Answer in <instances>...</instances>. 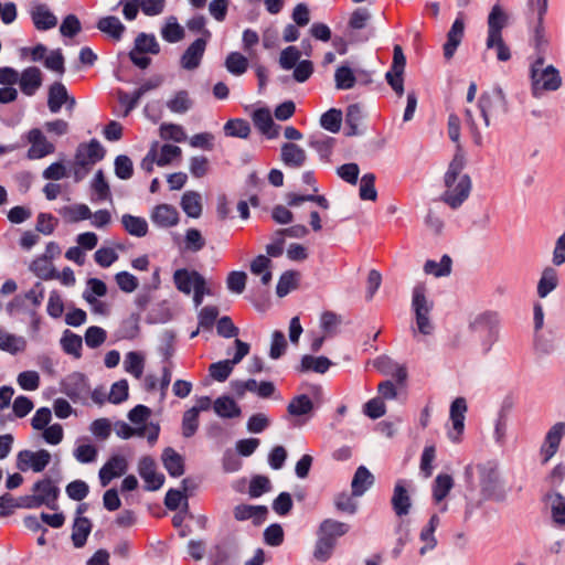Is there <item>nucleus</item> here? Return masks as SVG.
Listing matches in <instances>:
<instances>
[{
    "label": "nucleus",
    "mask_w": 565,
    "mask_h": 565,
    "mask_svg": "<svg viewBox=\"0 0 565 565\" xmlns=\"http://www.w3.org/2000/svg\"><path fill=\"white\" fill-rule=\"evenodd\" d=\"M536 55L530 57L529 78L531 95L541 98L545 93L556 92L562 86L559 71L552 64L545 63L544 43L537 40Z\"/></svg>",
    "instance_id": "obj_1"
},
{
    "label": "nucleus",
    "mask_w": 565,
    "mask_h": 565,
    "mask_svg": "<svg viewBox=\"0 0 565 565\" xmlns=\"http://www.w3.org/2000/svg\"><path fill=\"white\" fill-rule=\"evenodd\" d=\"M466 161L462 153L457 152L450 161L444 177L445 192L440 200L452 210L460 207L469 198L472 183L468 174L462 173Z\"/></svg>",
    "instance_id": "obj_2"
},
{
    "label": "nucleus",
    "mask_w": 565,
    "mask_h": 565,
    "mask_svg": "<svg viewBox=\"0 0 565 565\" xmlns=\"http://www.w3.org/2000/svg\"><path fill=\"white\" fill-rule=\"evenodd\" d=\"M480 491L483 500L504 502L508 498V491L500 482L499 472L494 465H478Z\"/></svg>",
    "instance_id": "obj_3"
},
{
    "label": "nucleus",
    "mask_w": 565,
    "mask_h": 565,
    "mask_svg": "<svg viewBox=\"0 0 565 565\" xmlns=\"http://www.w3.org/2000/svg\"><path fill=\"white\" fill-rule=\"evenodd\" d=\"M478 106L486 127L490 126V117L505 115L509 111L507 96L500 86H494L490 92L482 93Z\"/></svg>",
    "instance_id": "obj_4"
},
{
    "label": "nucleus",
    "mask_w": 565,
    "mask_h": 565,
    "mask_svg": "<svg viewBox=\"0 0 565 565\" xmlns=\"http://www.w3.org/2000/svg\"><path fill=\"white\" fill-rule=\"evenodd\" d=\"M433 301H429L425 295V287L417 285L413 289L412 308L415 313L417 329L422 334L428 335L433 333L434 326L429 319L433 310Z\"/></svg>",
    "instance_id": "obj_5"
},
{
    "label": "nucleus",
    "mask_w": 565,
    "mask_h": 565,
    "mask_svg": "<svg viewBox=\"0 0 565 565\" xmlns=\"http://www.w3.org/2000/svg\"><path fill=\"white\" fill-rule=\"evenodd\" d=\"M499 317L497 312H484L478 316L471 323V328L482 332V353L488 354L499 339Z\"/></svg>",
    "instance_id": "obj_6"
},
{
    "label": "nucleus",
    "mask_w": 565,
    "mask_h": 565,
    "mask_svg": "<svg viewBox=\"0 0 565 565\" xmlns=\"http://www.w3.org/2000/svg\"><path fill=\"white\" fill-rule=\"evenodd\" d=\"M51 461V454L46 449L31 451L28 449L19 451L17 456V468L21 471L32 469L34 472L43 471Z\"/></svg>",
    "instance_id": "obj_7"
},
{
    "label": "nucleus",
    "mask_w": 565,
    "mask_h": 565,
    "mask_svg": "<svg viewBox=\"0 0 565 565\" xmlns=\"http://www.w3.org/2000/svg\"><path fill=\"white\" fill-rule=\"evenodd\" d=\"M105 154L106 150L102 143L97 139H92L89 142L78 145L75 153L76 164L92 168L103 160Z\"/></svg>",
    "instance_id": "obj_8"
},
{
    "label": "nucleus",
    "mask_w": 565,
    "mask_h": 565,
    "mask_svg": "<svg viewBox=\"0 0 565 565\" xmlns=\"http://www.w3.org/2000/svg\"><path fill=\"white\" fill-rule=\"evenodd\" d=\"M87 377L79 372L67 375L61 384V391L73 402L83 399L88 393Z\"/></svg>",
    "instance_id": "obj_9"
},
{
    "label": "nucleus",
    "mask_w": 565,
    "mask_h": 565,
    "mask_svg": "<svg viewBox=\"0 0 565 565\" xmlns=\"http://www.w3.org/2000/svg\"><path fill=\"white\" fill-rule=\"evenodd\" d=\"M138 472L149 491H156L164 483V476L157 472L156 461L150 456H145L139 460Z\"/></svg>",
    "instance_id": "obj_10"
},
{
    "label": "nucleus",
    "mask_w": 565,
    "mask_h": 565,
    "mask_svg": "<svg viewBox=\"0 0 565 565\" xmlns=\"http://www.w3.org/2000/svg\"><path fill=\"white\" fill-rule=\"evenodd\" d=\"M128 469V461L121 455H113L99 469L98 477L102 487H106L114 478L121 477Z\"/></svg>",
    "instance_id": "obj_11"
},
{
    "label": "nucleus",
    "mask_w": 565,
    "mask_h": 565,
    "mask_svg": "<svg viewBox=\"0 0 565 565\" xmlns=\"http://www.w3.org/2000/svg\"><path fill=\"white\" fill-rule=\"evenodd\" d=\"M28 141L31 143L28 150L30 159H41L53 153L55 150L54 145L47 141L43 132L38 128H33L28 132Z\"/></svg>",
    "instance_id": "obj_12"
},
{
    "label": "nucleus",
    "mask_w": 565,
    "mask_h": 565,
    "mask_svg": "<svg viewBox=\"0 0 565 565\" xmlns=\"http://www.w3.org/2000/svg\"><path fill=\"white\" fill-rule=\"evenodd\" d=\"M150 220L158 227L169 228L179 223L180 214L173 205L162 203L152 209Z\"/></svg>",
    "instance_id": "obj_13"
},
{
    "label": "nucleus",
    "mask_w": 565,
    "mask_h": 565,
    "mask_svg": "<svg viewBox=\"0 0 565 565\" xmlns=\"http://www.w3.org/2000/svg\"><path fill=\"white\" fill-rule=\"evenodd\" d=\"M206 39H196L194 40L183 52L180 58V65L182 68L186 71H193L198 68L203 58L204 52L206 50Z\"/></svg>",
    "instance_id": "obj_14"
},
{
    "label": "nucleus",
    "mask_w": 565,
    "mask_h": 565,
    "mask_svg": "<svg viewBox=\"0 0 565 565\" xmlns=\"http://www.w3.org/2000/svg\"><path fill=\"white\" fill-rule=\"evenodd\" d=\"M33 492H35L40 499L44 500L42 502L51 510L57 509V499L60 495V488L56 484V481L46 477L42 480L36 481L32 488Z\"/></svg>",
    "instance_id": "obj_15"
},
{
    "label": "nucleus",
    "mask_w": 565,
    "mask_h": 565,
    "mask_svg": "<svg viewBox=\"0 0 565 565\" xmlns=\"http://www.w3.org/2000/svg\"><path fill=\"white\" fill-rule=\"evenodd\" d=\"M268 514L266 505L237 504L233 509V515L237 521L252 520L253 524L258 526L263 524Z\"/></svg>",
    "instance_id": "obj_16"
},
{
    "label": "nucleus",
    "mask_w": 565,
    "mask_h": 565,
    "mask_svg": "<svg viewBox=\"0 0 565 565\" xmlns=\"http://www.w3.org/2000/svg\"><path fill=\"white\" fill-rule=\"evenodd\" d=\"M542 500L550 508L553 523L559 527L565 526V497L556 490H550Z\"/></svg>",
    "instance_id": "obj_17"
},
{
    "label": "nucleus",
    "mask_w": 565,
    "mask_h": 565,
    "mask_svg": "<svg viewBox=\"0 0 565 565\" xmlns=\"http://www.w3.org/2000/svg\"><path fill=\"white\" fill-rule=\"evenodd\" d=\"M465 34V20L463 14L459 13L454 21L450 30L447 33V41L444 44V56L446 60H450L458 46L460 45Z\"/></svg>",
    "instance_id": "obj_18"
},
{
    "label": "nucleus",
    "mask_w": 565,
    "mask_h": 565,
    "mask_svg": "<svg viewBox=\"0 0 565 565\" xmlns=\"http://www.w3.org/2000/svg\"><path fill=\"white\" fill-rule=\"evenodd\" d=\"M21 92L26 96H33L42 85V72L36 66H30L19 74L18 79Z\"/></svg>",
    "instance_id": "obj_19"
},
{
    "label": "nucleus",
    "mask_w": 565,
    "mask_h": 565,
    "mask_svg": "<svg viewBox=\"0 0 565 565\" xmlns=\"http://www.w3.org/2000/svg\"><path fill=\"white\" fill-rule=\"evenodd\" d=\"M392 508L397 516H404L408 514L412 501L406 489V480L399 479L395 483L393 497L391 500Z\"/></svg>",
    "instance_id": "obj_20"
},
{
    "label": "nucleus",
    "mask_w": 565,
    "mask_h": 565,
    "mask_svg": "<svg viewBox=\"0 0 565 565\" xmlns=\"http://www.w3.org/2000/svg\"><path fill=\"white\" fill-rule=\"evenodd\" d=\"M373 365L384 375H392L396 379L398 384H404L407 379L406 367L399 365L387 355H381L376 358Z\"/></svg>",
    "instance_id": "obj_21"
},
{
    "label": "nucleus",
    "mask_w": 565,
    "mask_h": 565,
    "mask_svg": "<svg viewBox=\"0 0 565 565\" xmlns=\"http://www.w3.org/2000/svg\"><path fill=\"white\" fill-rule=\"evenodd\" d=\"M280 160L286 167L299 169L305 164L307 153L298 145L285 142L280 148Z\"/></svg>",
    "instance_id": "obj_22"
},
{
    "label": "nucleus",
    "mask_w": 565,
    "mask_h": 565,
    "mask_svg": "<svg viewBox=\"0 0 565 565\" xmlns=\"http://www.w3.org/2000/svg\"><path fill=\"white\" fill-rule=\"evenodd\" d=\"M31 19L36 30L46 31L53 29L57 24V18L47 8L46 4H36L31 10Z\"/></svg>",
    "instance_id": "obj_23"
},
{
    "label": "nucleus",
    "mask_w": 565,
    "mask_h": 565,
    "mask_svg": "<svg viewBox=\"0 0 565 565\" xmlns=\"http://www.w3.org/2000/svg\"><path fill=\"white\" fill-rule=\"evenodd\" d=\"M349 531L350 525L348 523L334 519H326L320 523L317 535H323L337 544V540L345 535Z\"/></svg>",
    "instance_id": "obj_24"
},
{
    "label": "nucleus",
    "mask_w": 565,
    "mask_h": 565,
    "mask_svg": "<svg viewBox=\"0 0 565 565\" xmlns=\"http://www.w3.org/2000/svg\"><path fill=\"white\" fill-rule=\"evenodd\" d=\"M161 459L171 477L178 478L184 473V459L173 448L167 447L162 452Z\"/></svg>",
    "instance_id": "obj_25"
},
{
    "label": "nucleus",
    "mask_w": 565,
    "mask_h": 565,
    "mask_svg": "<svg viewBox=\"0 0 565 565\" xmlns=\"http://www.w3.org/2000/svg\"><path fill=\"white\" fill-rule=\"evenodd\" d=\"M96 26L100 32L105 33L115 41H120L126 31V26L115 15L100 18Z\"/></svg>",
    "instance_id": "obj_26"
},
{
    "label": "nucleus",
    "mask_w": 565,
    "mask_h": 565,
    "mask_svg": "<svg viewBox=\"0 0 565 565\" xmlns=\"http://www.w3.org/2000/svg\"><path fill=\"white\" fill-rule=\"evenodd\" d=\"M374 477L364 466H360L353 476L351 482L352 495L361 497L373 484Z\"/></svg>",
    "instance_id": "obj_27"
},
{
    "label": "nucleus",
    "mask_w": 565,
    "mask_h": 565,
    "mask_svg": "<svg viewBox=\"0 0 565 565\" xmlns=\"http://www.w3.org/2000/svg\"><path fill=\"white\" fill-rule=\"evenodd\" d=\"M92 521L88 518H75L72 529V542L76 548L86 544L87 537L92 532Z\"/></svg>",
    "instance_id": "obj_28"
},
{
    "label": "nucleus",
    "mask_w": 565,
    "mask_h": 565,
    "mask_svg": "<svg viewBox=\"0 0 565 565\" xmlns=\"http://www.w3.org/2000/svg\"><path fill=\"white\" fill-rule=\"evenodd\" d=\"M67 89L61 82H55L49 87L47 107L52 114L61 110V107L67 100Z\"/></svg>",
    "instance_id": "obj_29"
},
{
    "label": "nucleus",
    "mask_w": 565,
    "mask_h": 565,
    "mask_svg": "<svg viewBox=\"0 0 565 565\" xmlns=\"http://www.w3.org/2000/svg\"><path fill=\"white\" fill-rule=\"evenodd\" d=\"M313 408V402L307 394L295 396L287 405L288 414L294 417L310 416Z\"/></svg>",
    "instance_id": "obj_30"
},
{
    "label": "nucleus",
    "mask_w": 565,
    "mask_h": 565,
    "mask_svg": "<svg viewBox=\"0 0 565 565\" xmlns=\"http://www.w3.org/2000/svg\"><path fill=\"white\" fill-rule=\"evenodd\" d=\"M213 409L222 418H235L242 413L241 407L230 396H220L213 403Z\"/></svg>",
    "instance_id": "obj_31"
},
{
    "label": "nucleus",
    "mask_w": 565,
    "mask_h": 565,
    "mask_svg": "<svg viewBox=\"0 0 565 565\" xmlns=\"http://www.w3.org/2000/svg\"><path fill=\"white\" fill-rule=\"evenodd\" d=\"M180 205L189 217L198 218L202 214V198L195 191L184 192Z\"/></svg>",
    "instance_id": "obj_32"
},
{
    "label": "nucleus",
    "mask_w": 565,
    "mask_h": 565,
    "mask_svg": "<svg viewBox=\"0 0 565 565\" xmlns=\"http://www.w3.org/2000/svg\"><path fill=\"white\" fill-rule=\"evenodd\" d=\"M505 20L507 17L500 6H493L488 17V38H490V43L494 39L498 40V36H502L501 31L504 28Z\"/></svg>",
    "instance_id": "obj_33"
},
{
    "label": "nucleus",
    "mask_w": 565,
    "mask_h": 565,
    "mask_svg": "<svg viewBox=\"0 0 565 565\" xmlns=\"http://www.w3.org/2000/svg\"><path fill=\"white\" fill-rule=\"evenodd\" d=\"M196 275L200 273L192 270L189 271L185 268L178 269L173 274V280L179 291L190 295L196 285Z\"/></svg>",
    "instance_id": "obj_34"
},
{
    "label": "nucleus",
    "mask_w": 565,
    "mask_h": 565,
    "mask_svg": "<svg viewBox=\"0 0 565 565\" xmlns=\"http://www.w3.org/2000/svg\"><path fill=\"white\" fill-rule=\"evenodd\" d=\"M271 260L268 256L258 255L250 263V273L255 276H260L263 286H268L271 281L273 274L270 271Z\"/></svg>",
    "instance_id": "obj_35"
},
{
    "label": "nucleus",
    "mask_w": 565,
    "mask_h": 565,
    "mask_svg": "<svg viewBox=\"0 0 565 565\" xmlns=\"http://www.w3.org/2000/svg\"><path fill=\"white\" fill-rule=\"evenodd\" d=\"M332 365V362L326 356H312L306 354L301 358L299 371L300 372H309L313 371L319 374L326 373L329 367Z\"/></svg>",
    "instance_id": "obj_36"
},
{
    "label": "nucleus",
    "mask_w": 565,
    "mask_h": 565,
    "mask_svg": "<svg viewBox=\"0 0 565 565\" xmlns=\"http://www.w3.org/2000/svg\"><path fill=\"white\" fill-rule=\"evenodd\" d=\"M335 139L326 135L310 136L308 145L315 149L322 160H329Z\"/></svg>",
    "instance_id": "obj_37"
},
{
    "label": "nucleus",
    "mask_w": 565,
    "mask_h": 565,
    "mask_svg": "<svg viewBox=\"0 0 565 565\" xmlns=\"http://www.w3.org/2000/svg\"><path fill=\"white\" fill-rule=\"evenodd\" d=\"M440 523V519L437 514H433L429 519L428 524L420 532V540L425 545L420 548L419 553L424 555L427 551H431L437 545V540L434 535L436 529Z\"/></svg>",
    "instance_id": "obj_38"
},
{
    "label": "nucleus",
    "mask_w": 565,
    "mask_h": 565,
    "mask_svg": "<svg viewBox=\"0 0 565 565\" xmlns=\"http://www.w3.org/2000/svg\"><path fill=\"white\" fill-rule=\"evenodd\" d=\"M249 62L241 52H231L227 54L224 66L227 72L234 76H242L246 73Z\"/></svg>",
    "instance_id": "obj_39"
},
{
    "label": "nucleus",
    "mask_w": 565,
    "mask_h": 565,
    "mask_svg": "<svg viewBox=\"0 0 565 565\" xmlns=\"http://www.w3.org/2000/svg\"><path fill=\"white\" fill-rule=\"evenodd\" d=\"M121 223L124 228L132 236L143 237L148 233V223L143 217L124 214Z\"/></svg>",
    "instance_id": "obj_40"
},
{
    "label": "nucleus",
    "mask_w": 565,
    "mask_h": 565,
    "mask_svg": "<svg viewBox=\"0 0 565 565\" xmlns=\"http://www.w3.org/2000/svg\"><path fill=\"white\" fill-rule=\"evenodd\" d=\"M60 343L66 354L74 355L76 359L81 358V350L83 347V339L81 335L66 329L62 334Z\"/></svg>",
    "instance_id": "obj_41"
},
{
    "label": "nucleus",
    "mask_w": 565,
    "mask_h": 565,
    "mask_svg": "<svg viewBox=\"0 0 565 565\" xmlns=\"http://www.w3.org/2000/svg\"><path fill=\"white\" fill-rule=\"evenodd\" d=\"M25 349V340L0 328V350L15 354Z\"/></svg>",
    "instance_id": "obj_42"
},
{
    "label": "nucleus",
    "mask_w": 565,
    "mask_h": 565,
    "mask_svg": "<svg viewBox=\"0 0 565 565\" xmlns=\"http://www.w3.org/2000/svg\"><path fill=\"white\" fill-rule=\"evenodd\" d=\"M557 273L552 267H546L537 284V295L541 298H545L550 292H552L557 287Z\"/></svg>",
    "instance_id": "obj_43"
},
{
    "label": "nucleus",
    "mask_w": 565,
    "mask_h": 565,
    "mask_svg": "<svg viewBox=\"0 0 565 565\" xmlns=\"http://www.w3.org/2000/svg\"><path fill=\"white\" fill-rule=\"evenodd\" d=\"M190 480L188 478L183 479L181 482L182 491L177 489H170L166 493L164 504L168 510L175 511L180 508L181 501L184 500L185 505H188L186 495L184 494L189 490Z\"/></svg>",
    "instance_id": "obj_44"
},
{
    "label": "nucleus",
    "mask_w": 565,
    "mask_h": 565,
    "mask_svg": "<svg viewBox=\"0 0 565 565\" xmlns=\"http://www.w3.org/2000/svg\"><path fill=\"white\" fill-rule=\"evenodd\" d=\"M30 270L34 273L35 276L43 280H51L57 278L58 276V273L52 266L51 262L41 256L31 263Z\"/></svg>",
    "instance_id": "obj_45"
},
{
    "label": "nucleus",
    "mask_w": 565,
    "mask_h": 565,
    "mask_svg": "<svg viewBox=\"0 0 565 565\" xmlns=\"http://www.w3.org/2000/svg\"><path fill=\"white\" fill-rule=\"evenodd\" d=\"M334 83L337 89L347 90L354 87L356 77L350 66L341 65L334 72Z\"/></svg>",
    "instance_id": "obj_46"
},
{
    "label": "nucleus",
    "mask_w": 565,
    "mask_h": 565,
    "mask_svg": "<svg viewBox=\"0 0 565 565\" xmlns=\"http://www.w3.org/2000/svg\"><path fill=\"white\" fill-rule=\"evenodd\" d=\"M161 36L169 43L180 42L184 38V30L178 23L175 17H169L166 24L161 29Z\"/></svg>",
    "instance_id": "obj_47"
},
{
    "label": "nucleus",
    "mask_w": 565,
    "mask_h": 565,
    "mask_svg": "<svg viewBox=\"0 0 565 565\" xmlns=\"http://www.w3.org/2000/svg\"><path fill=\"white\" fill-rule=\"evenodd\" d=\"M454 487V479L449 475H438L433 484V498L435 502H441Z\"/></svg>",
    "instance_id": "obj_48"
},
{
    "label": "nucleus",
    "mask_w": 565,
    "mask_h": 565,
    "mask_svg": "<svg viewBox=\"0 0 565 565\" xmlns=\"http://www.w3.org/2000/svg\"><path fill=\"white\" fill-rule=\"evenodd\" d=\"M452 260L448 255H444L440 262L428 259L424 265V271L435 277H445L451 273Z\"/></svg>",
    "instance_id": "obj_49"
},
{
    "label": "nucleus",
    "mask_w": 565,
    "mask_h": 565,
    "mask_svg": "<svg viewBox=\"0 0 565 565\" xmlns=\"http://www.w3.org/2000/svg\"><path fill=\"white\" fill-rule=\"evenodd\" d=\"M134 49L139 53L158 54L160 52V45L153 34L139 33L135 39Z\"/></svg>",
    "instance_id": "obj_50"
},
{
    "label": "nucleus",
    "mask_w": 565,
    "mask_h": 565,
    "mask_svg": "<svg viewBox=\"0 0 565 565\" xmlns=\"http://www.w3.org/2000/svg\"><path fill=\"white\" fill-rule=\"evenodd\" d=\"M193 106L192 99L186 90H179L167 102V107L175 114H185Z\"/></svg>",
    "instance_id": "obj_51"
},
{
    "label": "nucleus",
    "mask_w": 565,
    "mask_h": 565,
    "mask_svg": "<svg viewBox=\"0 0 565 565\" xmlns=\"http://www.w3.org/2000/svg\"><path fill=\"white\" fill-rule=\"evenodd\" d=\"M124 369L136 379H140L145 369L143 356L139 352H128L125 356Z\"/></svg>",
    "instance_id": "obj_52"
},
{
    "label": "nucleus",
    "mask_w": 565,
    "mask_h": 565,
    "mask_svg": "<svg viewBox=\"0 0 565 565\" xmlns=\"http://www.w3.org/2000/svg\"><path fill=\"white\" fill-rule=\"evenodd\" d=\"M342 111L337 108H330L320 117V125L323 129L337 134L341 129Z\"/></svg>",
    "instance_id": "obj_53"
},
{
    "label": "nucleus",
    "mask_w": 565,
    "mask_h": 565,
    "mask_svg": "<svg viewBox=\"0 0 565 565\" xmlns=\"http://www.w3.org/2000/svg\"><path fill=\"white\" fill-rule=\"evenodd\" d=\"M226 136L247 138L250 134V126L245 119H231L224 125Z\"/></svg>",
    "instance_id": "obj_54"
},
{
    "label": "nucleus",
    "mask_w": 565,
    "mask_h": 565,
    "mask_svg": "<svg viewBox=\"0 0 565 565\" xmlns=\"http://www.w3.org/2000/svg\"><path fill=\"white\" fill-rule=\"evenodd\" d=\"M271 490V482L263 475L254 476L249 481L248 494L250 498H259Z\"/></svg>",
    "instance_id": "obj_55"
},
{
    "label": "nucleus",
    "mask_w": 565,
    "mask_h": 565,
    "mask_svg": "<svg viewBox=\"0 0 565 565\" xmlns=\"http://www.w3.org/2000/svg\"><path fill=\"white\" fill-rule=\"evenodd\" d=\"M317 536L318 539L315 545L313 556L317 561L326 562L331 557L337 544L323 535Z\"/></svg>",
    "instance_id": "obj_56"
},
{
    "label": "nucleus",
    "mask_w": 565,
    "mask_h": 565,
    "mask_svg": "<svg viewBox=\"0 0 565 565\" xmlns=\"http://www.w3.org/2000/svg\"><path fill=\"white\" fill-rule=\"evenodd\" d=\"M354 495L341 492L334 495L333 503L338 512L353 515L358 511V503L353 499Z\"/></svg>",
    "instance_id": "obj_57"
},
{
    "label": "nucleus",
    "mask_w": 565,
    "mask_h": 565,
    "mask_svg": "<svg viewBox=\"0 0 565 565\" xmlns=\"http://www.w3.org/2000/svg\"><path fill=\"white\" fill-rule=\"evenodd\" d=\"M160 137L163 140H173L175 142H183L186 140L183 127L171 122H164L160 126Z\"/></svg>",
    "instance_id": "obj_58"
},
{
    "label": "nucleus",
    "mask_w": 565,
    "mask_h": 565,
    "mask_svg": "<svg viewBox=\"0 0 565 565\" xmlns=\"http://www.w3.org/2000/svg\"><path fill=\"white\" fill-rule=\"evenodd\" d=\"M297 276L298 274L294 270H287L280 276L276 286V294L278 297L282 298L287 296L297 287Z\"/></svg>",
    "instance_id": "obj_59"
},
{
    "label": "nucleus",
    "mask_w": 565,
    "mask_h": 565,
    "mask_svg": "<svg viewBox=\"0 0 565 565\" xmlns=\"http://www.w3.org/2000/svg\"><path fill=\"white\" fill-rule=\"evenodd\" d=\"M359 195H360L361 200H369V201L376 200L377 192L375 189V174L374 173H365L361 178Z\"/></svg>",
    "instance_id": "obj_60"
},
{
    "label": "nucleus",
    "mask_w": 565,
    "mask_h": 565,
    "mask_svg": "<svg viewBox=\"0 0 565 565\" xmlns=\"http://www.w3.org/2000/svg\"><path fill=\"white\" fill-rule=\"evenodd\" d=\"M115 174L121 180H128L134 174V164L131 159L126 154H119L115 158Z\"/></svg>",
    "instance_id": "obj_61"
},
{
    "label": "nucleus",
    "mask_w": 565,
    "mask_h": 565,
    "mask_svg": "<svg viewBox=\"0 0 565 565\" xmlns=\"http://www.w3.org/2000/svg\"><path fill=\"white\" fill-rule=\"evenodd\" d=\"M301 53L296 46H287L279 55V65L282 70H292L300 61Z\"/></svg>",
    "instance_id": "obj_62"
},
{
    "label": "nucleus",
    "mask_w": 565,
    "mask_h": 565,
    "mask_svg": "<svg viewBox=\"0 0 565 565\" xmlns=\"http://www.w3.org/2000/svg\"><path fill=\"white\" fill-rule=\"evenodd\" d=\"M205 246V239L196 228H189L184 235V248L192 253H198Z\"/></svg>",
    "instance_id": "obj_63"
},
{
    "label": "nucleus",
    "mask_w": 565,
    "mask_h": 565,
    "mask_svg": "<svg viewBox=\"0 0 565 565\" xmlns=\"http://www.w3.org/2000/svg\"><path fill=\"white\" fill-rule=\"evenodd\" d=\"M564 436H565V423L557 422L546 433L543 444L558 449Z\"/></svg>",
    "instance_id": "obj_64"
}]
</instances>
